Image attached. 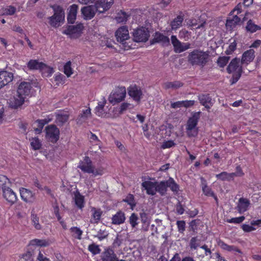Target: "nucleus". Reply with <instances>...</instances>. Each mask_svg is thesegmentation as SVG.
I'll use <instances>...</instances> for the list:
<instances>
[{"label": "nucleus", "instance_id": "1", "mask_svg": "<svg viewBox=\"0 0 261 261\" xmlns=\"http://www.w3.org/2000/svg\"><path fill=\"white\" fill-rule=\"evenodd\" d=\"M209 54L200 49H196L190 52L187 57L188 63L192 66L204 67L208 62Z\"/></svg>", "mask_w": 261, "mask_h": 261}, {"label": "nucleus", "instance_id": "2", "mask_svg": "<svg viewBox=\"0 0 261 261\" xmlns=\"http://www.w3.org/2000/svg\"><path fill=\"white\" fill-rule=\"evenodd\" d=\"M83 172L92 174L94 176L101 175L104 173L105 168L102 166L95 167L89 157L86 156L81 161L77 166Z\"/></svg>", "mask_w": 261, "mask_h": 261}, {"label": "nucleus", "instance_id": "3", "mask_svg": "<svg viewBox=\"0 0 261 261\" xmlns=\"http://www.w3.org/2000/svg\"><path fill=\"white\" fill-rule=\"evenodd\" d=\"M141 186L148 195L153 196L158 193L162 196L165 195V187L162 181L158 182L145 180L141 184Z\"/></svg>", "mask_w": 261, "mask_h": 261}, {"label": "nucleus", "instance_id": "4", "mask_svg": "<svg viewBox=\"0 0 261 261\" xmlns=\"http://www.w3.org/2000/svg\"><path fill=\"white\" fill-rule=\"evenodd\" d=\"M242 65L240 59L235 58L233 59L227 67V71L232 74L230 80L231 84L236 83L240 78L242 73Z\"/></svg>", "mask_w": 261, "mask_h": 261}, {"label": "nucleus", "instance_id": "5", "mask_svg": "<svg viewBox=\"0 0 261 261\" xmlns=\"http://www.w3.org/2000/svg\"><path fill=\"white\" fill-rule=\"evenodd\" d=\"M200 112H195L188 119L186 126L187 134L188 136L195 137L197 135L198 128L197 125L200 118Z\"/></svg>", "mask_w": 261, "mask_h": 261}, {"label": "nucleus", "instance_id": "6", "mask_svg": "<svg viewBox=\"0 0 261 261\" xmlns=\"http://www.w3.org/2000/svg\"><path fill=\"white\" fill-rule=\"evenodd\" d=\"M54 10V15L48 18L49 23L54 28H58L61 25V23L64 21L65 13L63 9L59 6L55 7Z\"/></svg>", "mask_w": 261, "mask_h": 261}, {"label": "nucleus", "instance_id": "7", "mask_svg": "<svg viewBox=\"0 0 261 261\" xmlns=\"http://www.w3.org/2000/svg\"><path fill=\"white\" fill-rule=\"evenodd\" d=\"M126 93V89L124 87H118L110 94L109 101L113 105L120 102L125 98Z\"/></svg>", "mask_w": 261, "mask_h": 261}, {"label": "nucleus", "instance_id": "8", "mask_svg": "<svg viewBox=\"0 0 261 261\" xmlns=\"http://www.w3.org/2000/svg\"><path fill=\"white\" fill-rule=\"evenodd\" d=\"M83 28V25L81 23L75 25H69L63 31L62 33L68 35L71 38H76L80 36Z\"/></svg>", "mask_w": 261, "mask_h": 261}, {"label": "nucleus", "instance_id": "9", "mask_svg": "<svg viewBox=\"0 0 261 261\" xmlns=\"http://www.w3.org/2000/svg\"><path fill=\"white\" fill-rule=\"evenodd\" d=\"M93 5L99 13L108 11L114 4V0H94Z\"/></svg>", "mask_w": 261, "mask_h": 261}, {"label": "nucleus", "instance_id": "10", "mask_svg": "<svg viewBox=\"0 0 261 261\" xmlns=\"http://www.w3.org/2000/svg\"><path fill=\"white\" fill-rule=\"evenodd\" d=\"M133 37L136 42H146L149 37V33L147 29L142 27L134 30Z\"/></svg>", "mask_w": 261, "mask_h": 261}, {"label": "nucleus", "instance_id": "11", "mask_svg": "<svg viewBox=\"0 0 261 261\" xmlns=\"http://www.w3.org/2000/svg\"><path fill=\"white\" fill-rule=\"evenodd\" d=\"M46 138L53 143H56L59 139V129L54 125H50L45 128Z\"/></svg>", "mask_w": 261, "mask_h": 261}, {"label": "nucleus", "instance_id": "12", "mask_svg": "<svg viewBox=\"0 0 261 261\" xmlns=\"http://www.w3.org/2000/svg\"><path fill=\"white\" fill-rule=\"evenodd\" d=\"M171 41L176 53H181L190 48V43L181 42L175 35L171 36Z\"/></svg>", "mask_w": 261, "mask_h": 261}, {"label": "nucleus", "instance_id": "13", "mask_svg": "<svg viewBox=\"0 0 261 261\" xmlns=\"http://www.w3.org/2000/svg\"><path fill=\"white\" fill-rule=\"evenodd\" d=\"M2 191L4 198L10 205H12L16 202L17 200L16 194L9 186L4 188Z\"/></svg>", "mask_w": 261, "mask_h": 261}, {"label": "nucleus", "instance_id": "14", "mask_svg": "<svg viewBox=\"0 0 261 261\" xmlns=\"http://www.w3.org/2000/svg\"><path fill=\"white\" fill-rule=\"evenodd\" d=\"M32 90V86L31 82H22L19 84L17 91L18 93L22 94L26 98L31 94Z\"/></svg>", "mask_w": 261, "mask_h": 261}, {"label": "nucleus", "instance_id": "15", "mask_svg": "<svg viewBox=\"0 0 261 261\" xmlns=\"http://www.w3.org/2000/svg\"><path fill=\"white\" fill-rule=\"evenodd\" d=\"M96 12H97V11L93 5L85 6L81 9L82 14L85 20H90L93 18Z\"/></svg>", "mask_w": 261, "mask_h": 261}, {"label": "nucleus", "instance_id": "16", "mask_svg": "<svg viewBox=\"0 0 261 261\" xmlns=\"http://www.w3.org/2000/svg\"><path fill=\"white\" fill-rule=\"evenodd\" d=\"M100 258L102 261H118L117 255L110 248H106L104 249L101 253Z\"/></svg>", "mask_w": 261, "mask_h": 261}, {"label": "nucleus", "instance_id": "17", "mask_svg": "<svg viewBox=\"0 0 261 261\" xmlns=\"http://www.w3.org/2000/svg\"><path fill=\"white\" fill-rule=\"evenodd\" d=\"M115 35L118 41L125 44V41L129 38L127 28L126 26H122L119 28L116 32Z\"/></svg>", "mask_w": 261, "mask_h": 261}, {"label": "nucleus", "instance_id": "18", "mask_svg": "<svg viewBox=\"0 0 261 261\" xmlns=\"http://www.w3.org/2000/svg\"><path fill=\"white\" fill-rule=\"evenodd\" d=\"M25 99L24 96L19 94L17 91L16 94L9 100V106L12 108L17 109L24 103Z\"/></svg>", "mask_w": 261, "mask_h": 261}, {"label": "nucleus", "instance_id": "19", "mask_svg": "<svg viewBox=\"0 0 261 261\" xmlns=\"http://www.w3.org/2000/svg\"><path fill=\"white\" fill-rule=\"evenodd\" d=\"M19 192L21 198L24 201L28 203H32L35 200V194L31 190L21 188L20 189Z\"/></svg>", "mask_w": 261, "mask_h": 261}, {"label": "nucleus", "instance_id": "20", "mask_svg": "<svg viewBox=\"0 0 261 261\" xmlns=\"http://www.w3.org/2000/svg\"><path fill=\"white\" fill-rule=\"evenodd\" d=\"M13 80V74L6 70L0 71V89Z\"/></svg>", "mask_w": 261, "mask_h": 261}, {"label": "nucleus", "instance_id": "21", "mask_svg": "<svg viewBox=\"0 0 261 261\" xmlns=\"http://www.w3.org/2000/svg\"><path fill=\"white\" fill-rule=\"evenodd\" d=\"M198 97L200 104L207 110L210 109L214 103V100L208 94H200Z\"/></svg>", "mask_w": 261, "mask_h": 261}, {"label": "nucleus", "instance_id": "22", "mask_svg": "<svg viewBox=\"0 0 261 261\" xmlns=\"http://www.w3.org/2000/svg\"><path fill=\"white\" fill-rule=\"evenodd\" d=\"M201 187L203 193L206 196H211L214 197L217 203H218V199L215 194L214 192L212 190L211 188L207 186L206 180L203 177H200Z\"/></svg>", "mask_w": 261, "mask_h": 261}, {"label": "nucleus", "instance_id": "23", "mask_svg": "<svg viewBox=\"0 0 261 261\" xmlns=\"http://www.w3.org/2000/svg\"><path fill=\"white\" fill-rule=\"evenodd\" d=\"M255 58V51L253 49H249L245 51L241 58V65H247L253 61Z\"/></svg>", "mask_w": 261, "mask_h": 261}, {"label": "nucleus", "instance_id": "24", "mask_svg": "<svg viewBox=\"0 0 261 261\" xmlns=\"http://www.w3.org/2000/svg\"><path fill=\"white\" fill-rule=\"evenodd\" d=\"M128 93L129 95L137 102H139L142 97L141 89L135 85L129 87Z\"/></svg>", "mask_w": 261, "mask_h": 261}, {"label": "nucleus", "instance_id": "25", "mask_svg": "<svg viewBox=\"0 0 261 261\" xmlns=\"http://www.w3.org/2000/svg\"><path fill=\"white\" fill-rule=\"evenodd\" d=\"M107 100L103 97L101 100L98 102V105L95 109V113L96 115L101 117H106L107 114L104 109Z\"/></svg>", "mask_w": 261, "mask_h": 261}, {"label": "nucleus", "instance_id": "26", "mask_svg": "<svg viewBox=\"0 0 261 261\" xmlns=\"http://www.w3.org/2000/svg\"><path fill=\"white\" fill-rule=\"evenodd\" d=\"M78 6L75 4L70 6L68 9L67 21L69 23H73L76 20Z\"/></svg>", "mask_w": 261, "mask_h": 261}, {"label": "nucleus", "instance_id": "27", "mask_svg": "<svg viewBox=\"0 0 261 261\" xmlns=\"http://www.w3.org/2000/svg\"><path fill=\"white\" fill-rule=\"evenodd\" d=\"M250 204V201L248 199L241 198L239 200L237 206V210L240 214H242L248 210Z\"/></svg>", "mask_w": 261, "mask_h": 261}, {"label": "nucleus", "instance_id": "28", "mask_svg": "<svg viewBox=\"0 0 261 261\" xmlns=\"http://www.w3.org/2000/svg\"><path fill=\"white\" fill-rule=\"evenodd\" d=\"M163 184L164 185L165 187V195L166 194L167 188L169 187L171 189V190L174 193H177L179 191V186L175 182L174 180L170 178L168 180L166 181H162Z\"/></svg>", "mask_w": 261, "mask_h": 261}, {"label": "nucleus", "instance_id": "29", "mask_svg": "<svg viewBox=\"0 0 261 261\" xmlns=\"http://www.w3.org/2000/svg\"><path fill=\"white\" fill-rule=\"evenodd\" d=\"M52 120V118H45L43 119L37 120L34 123V128L36 134H40L45 124H47Z\"/></svg>", "mask_w": 261, "mask_h": 261}, {"label": "nucleus", "instance_id": "30", "mask_svg": "<svg viewBox=\"0 0 261 261\" xmlns=\"http://www.w3.org/2000/svg\"><path fill=\"white\" fill-rule=\"evenodd\" d=\"M73 200L76 206L82 210L85 206L84 196L82 195L77 191L74 192Z\"/></svg>", "mask_w": 261, "mask_h": 261}, {"label": "nucleus", "instance_id": "31", "mask_svg": "<svg viewBox=\"0 0 261 261\" xmlns=\"http://www.w3.org/2000/svg\"><path fill=\"white\" fill-rule=\"evenodd\" d=\"M153 41L155 42L161 43L163 45H168L170 42L169 38L167 36L159 32L155 33Z\"/></svg>", "mask_w": 261, "mask_h": 261}, {"label": "nucleus", "instance_id": "32", "mask_svg": "<svg viewBox=\"0 0 261 261\" xmlns=\"http://www.w3.org/2000/svg\"><path fill=\"white\" fill-rule=\"evenodd\" d=\"M230 16L231 15H230ZM240 21L241 19L237 15H233L232 18L229 16L226 22L225 25L227 29L231 30Z\"/></svg>", "mask_w": 261, "mask_h": 261}, {"label": "nucleus", "instance_id": "33", "mask_svg": "<svg viewBox=\"0 0 261 261\" xmlns=\"http://www.w3.org/2000/svg\"><path fill=\"white\" fill-rule=\"evenodd\" d=\"M125 220V214L122 211H118L112 218V223L115 225L121 224L124 222Z\"/></svg>", "mask_w": 261, "mask_h": 261}, {"label": "nucleus", "instance_id": "34", "mask_svg": "<svg viewBox=\"0 0 261 261\" xmlns=\"http://www.w3.org/2000/svg\"><path fill=\"white\" fill-rule=\"evenodd\" d=\"M27 66L30 70H42L46 67V65L44 63L36 60H31L28 62Z\"/></svg>", "mask_w": 261, "mask_h": 261}, {"label": "nucleus", "instance_id": "35", "mask_svg": "<svg viewBox=\"0 0 261 261\" xmlns=\"http://www.w3.org/2000/svg\"><path fill=\"white\" fill-rule=\"evenodd\" d=\"M218 245L221 247V249L228 251H235L238 253H241V250L238 249L237 247L233 245H228L224 243L221 240H218L217 241Z\"/></svg>", "mask_w": 261, "mask_h": 261}, {"label": "nucleus", "instance_id": "36", "mask_svg": "<svg viewBox=\"0 0 261 261\" xmlns=\"http://www.w3.org/2000/svg\"><path fill=\"white\" fill-rule=\"evenodd\" d=\"M51 244V242L49 240H41L35 239L30 242V245L36 246L39 247H46Z\"/></svg>", "mask_w": 261, "mask_h": 261}, {"label": "nucleus", "instance_id": "37", "mask_svg": "<svg viewBox=\"0 0 261 261\" xmlns=\"http://www.w3.org/2000/svg\"><path fill=\"white\" fill-rule=\"evenodd\" d=\"M184 20L183 15L180 14L175 17L170 23L172 30H177L181 26Z\"/></svg>", "mask_w": 261, "mask_h": 261}, {"label": "nucleus", "instance_id": "38", "mask_svg": "<svg viewBox=\"0 0 261 261\" xmlns=\"http://www.w3.org/2000/svg\"><path fill=\"white\" fill-rule=\"evenodd\" d=\"M91 212L92 215L91 222L93 223H97L99 221L102 213L101 210L93 207L91 209Z\"/></svg>", "mask_w": 261, "mask_h": 261}, {"label": "nucleus", "instance_id": "39", "mask_svg": "<svg viewBox=\"0 0 261 261\" xmlns=\"http://www.w3.org/2000/svg\"><path fill=\"white\" fill-rule=\"evenodd\" d=\"M216 177L217 179L222 181H230L233 180L234 174L227 172H222L220 174H216Z\"/></svg>", "mask_w": 261, "mask_h": 261}, {"label": "nucleus", "instance_id": "40", "mask_svg": "<svg viewBox=\"0 0 261 261\" xmlns=\"http://www.w3.org/2000/svg\"><path fill=\"white\" fill-rule=\"evenodd\" d=\"M69 118L67 113L59 112L56 115V122L59 125H62L66 122Z\"/></svg>", "mask_w": 261, "mask_h": 261}, {"label": "nucleus", "instance_id": "41", "mask_svg": "<svg viewBox=\"0 0 261 261\" xmlns=\"http://www.w3.org/2000/svg\"><path fill=\"white\" fill-rule=\"evenodd\" d=\"M70 231L71 236L78 240L82 239V235L83 234V231L77 227H72L70 229Z\"/></svg>", "mask_w": 261, "mask_h": 261}, {"label": "nucleus", "instance_id": "42", "mask_svg": "<svg viewBox=\"0 0 261 261\" xmlns=\"http://www.w3.org/2000/svg\"><path fill=\"white\" fill-rule=\"evenodd\" d=\"M182 84L179 81L166 82L164 84L165 89H176L182 86Z\"/></svg>", "mask_w": 261, "mask_h": 261}, {"label": "nucleus", "instance_id": "43", "mask_svg": "<svg viewBox=\"0 0 261 261\" xmlns=\"http://www.w3.org/2000/svg\"><path fill=\"white\" fill-rule=\"evenodd\" d=\"M246 28L248 31L250 32L251 33L255 32L257 30L261 29V28L259 26L255 24L252 22L251 20H249L248 21Z\"/></svg>", "mask_w": 261, "mask_h": 261}, {"label": "nucleus", "instance_id": "44", "mask_svg": "<svg viewBox=\"0 0 261 261\" xmlns=\"http://www.w3.org/2000/svg\"><path fill=\"white\" fill-rule=\"evenodd\" d=\"M31 221L33 225L37 230H40L42 228L41 224L39 223V219L36 214H32Z\"/></svg>", "mask_w": 261, "mask_h": 261}, {"label": "nucleus", "instance_id": "45", "mask_svg": "<svg viewBox=\"0 0 261 261\" xmlns=\"http://www.w3.org/2000/svg\"><path fill=\"white\" fill-rule=\"evenodd\" d=\"M88 250L93 255L99 254L101 251V249L98 245L95 243L90 244L88 247Z\"/></svg>", "mask_w": 261, "mask_h": 261}, {"label": "nucleus", "instance_id": "46", "mask_svg": "<svg viewBox=\"0 0 261 261\" xmlns=\"http://www.w3.org/2000/svg\"><path fill=\"white\" fill-rule=\"evenodd\" d=\"M73 70L71 68V62L68 61L64 66V73L67 77H70L73 73Z\"/></svg>", "mask_w": 261, "mask_h": 261}, {"label": "nucleus", "instance_id": "47", "mask_svg": "<svg viewBox=\"0 0 261 261\" xmlns=\"http://www.w3.org/2000/svg\"><path fill=\"white\" fill-rule=\"evenodd\" d=\"M31 145L34 150L39 149L42 146L41 142L37 138H33L30 139Z\"/></svg>", "mask_w": 261, "mask_h": 261}, {"label": "nucleus", "instance_id": "48", "mask_svg": "<svg viewBox=\"0 0 261 261\" xmlns=\"http://www.w3.org/2000/svg\"><path fill=\"white\" fill-rule=\"evenodd\" d=\"M10 185V182L7 176L0 174V187L3 190L4 188L9 187Z\"/></svg>", "mask_w": 261, "mask_h": 261}, {"label": "nucleus", "instance_id": "49", "mask_svg": "<svg viewBox=\"0 0 261 261\" xmlns=\"http://www.w3.org/2000/svg\"><path fill=\"white\" fill-rule=\"evenodd\" d=\"M230 59L229 57L223 56L220 57L217 60V64L220 67H224L228 62Z\"/></svg>", "mask_w": 261, "mask_h": 261}, {"label": "nucleus", "instance_id": "50", "mask_svg": "<svg viewBox=\"0 0 261 261\" xmlns=\"http://www.w3.org/2000/svg\"><path fill=\"white\" fill-rule=\"evenodd\" d=\"M140 218H141L142 222L144 225H146V226L145 228H144V227H143V229L146 231L147 230L148 227V225L149 224V218L148 217L147 214H146L145 213H141L140 214Z\"/></svg>", "mask_w": 261, "mask_h": 261}, {"label": "nucleus", "instance_id": "51", "mask_svg": "<svg viewBox=\"0 0 261 261\" xmlns=\"http://www.w3.org/2000/svg\"><path fill=\"white\" fill-rule=\"evenodd\" d=\"M179 37L180 39H184L185 41H187L191 38V33L187 30L182 29L179 32Z\"/></svg>", "mask_w": 261, "mask_h": 261}, {"label": "nucleus", "instance_id": "52", "mask_svg": "<svg viewBox=\"0 0 261 261\" xmlns=\"http://www.w3.org/2000/svg\"><path fill=\"white\" fill-rule=\"evenodd\" d=\"M200 244V240L197 237H193L191 238L189 246L192 249H196Z\"/></svg>", "mask_w": 261, "mask_h": 261}, {"label": "nucleus", "instance_id": "53", "mask_svg": "<svg viewBox=\"0 0 261 261\" xmlns=\"http://www.w3.org/2000/svg\"><path fill=\"white\" fill-rule=\"evenodd\" d=\"M237 47V42L235 40H233L232 42H231L228 48L225 51V53L226 55H231L236 49Z\"/></svg>", "mask_w": 261, "mask_h": 261}, {"label": "nucleus", "instance_id": "54", "mask_svg": "<svg viewBox=\"0 0 261 261\" xmlns=\"http://www.w3.org/2000/svg\"><path fill=\"white\" fill-rule=\"evenodd\" d=\"M138 217L135 213L132 214L129 218V222L131 226L135 228L138 224Z\"/></svg>", "mask_w": 261, "mask_h": 261}, {"label": "nucleus", "instance_id": "55", "mask_svg": "<svg viewBox=\"0 0 261 261\" xmlns=\"http://www.w3.org/2000/svg\"><path fill=\"white\" fill-rule=\"evenodd\" d=\"M123 201L127 203L132 207H133L136 205L134 196L132 194H129L127 195L126 198L123 199Z\"/></svg>", "mask_w": 261, "mask_h": 261}, {"label": "nucleus", "instance_id": "56", "mask_svg": "<svg viewBox=\"0 0 261 261\" xmlns=\"http://www.w3.org/2000/svg\"><path fill=\"white\" fill-rule=\"evenodd\" d=\"M55 81L56 82V84L59 85L63 84L65 81L64 76L60 73H58L55 75Z\"/></svg>", "mask_w": 261, "mask_h": 261}, {"label": "nucleus", "instance_id": "57", "mask_svg": "<svg viewBox=\"0 0 261 261\" xmlns=\"http://www.w3.org/2000/svg\"><path fill=\"white\" fill-rule=\"evenodd\" d=\"M245 220L244 216H241L239 217L232 218L231 219H227L226 222L229 223L240 224Z\"/></svg>", "mask_w": 261, "mask_h": 261}, {"label": "nucleus", "instance_id": "58", "mask_svg": "<svg viewBox=\"0 0 261 261\" xmlns=\"http://www.w3.org/2000/svg\"><path fill=\"white\" fill-rule=\"evenodd\" d=\"M133 106L127 102L122 103L119 108V112L120 114H122L125 111L128 109L133 108Z\"/></svg>", "mask_w": 261, "mask_h": 261}, {"label": "nucleus", "instance_id": "59", "mask_svg": "<svg viewBox=\"0 0 261 261\" xmlns=\"http://www.w3.org/2000/svg\"><path fill=\"white\" fill-rule=\"evenodd\" d=\"M176 225L177 226L178 231L180 233H183L185 230L186 223L185 221H177L176 222Z\"/></svg>", "mask_w": 261, "mask_h": 261}, {"label": "nucleus", "instance_id": "60", "mask_svg": "<svg viewBox=\"0 0 261 261\" xmlns=\"http://www.w3.org/2000/svg\"><path fill=\"white\" fill-rule=\"evenodd\" d=\"M175 210L178 215H182L184 213L185 209L180 201H178L175 206Z\"/></svg>", "mask_w": 261, "mask_h": 261}, {"label": "nucleus", "instance_id": "61", "mask_svg": "<svg viewBox=\"0 0 261 261\" xmlns=\"http://www.w3.org/2000/svg\"><path fill=\"white\" fill-rule=\"evenodd\" d=\"M122 16H118L116 17V20L118 22H123L127 20L128 15L125 12H121Z\"/></svg>", "mask_w": 261, "mask_h": 261}, {"label": "nucleus", "instance_id": "62", "mask_svg": "<svg viewBox=\"0 0 261 261\" xmlns=\"http://www.w3.org/2000/svg\"><path fill=\"white\" fill-rule=\"evenodd\" d=\"M243 4L241 3L238 4L235 8L233 9V10L230 12V15H232L233 13L237 11V15L240 13H241L242 11V7Z\"/></svg>", "mask_w": 261, "mask_h": 261}, {"label": "nucleus", "instance_id": "63", "mask_svg": "<svg viewBox=\"0 0 261 261\" xmlns=\"http://www.w3.org/2000/svg\"><path fill=\"white\" fill-rule=\"evenodd\" d=\"M174 145H175V143H174V142L173 141L169 140V141L164 142L162 144V145L161 146V148L162 149L169 148L172 147V146H173Z\"/></svg>", "mask_w": 261, "mask_h": 261}, {"label": "nucleus", "instance_id": "64", "mask_svg": "<svg viewBox=\"0 0 261 261\" xmlns=\"http://www.w3.org/2000/svg\"><path fill=\"white\" fill-rule=\"evenodd\" d=\"M91 115V110L90 109H87L83 110L82 113L81 115V117L83 119H86L89 118Z\"/></svg>", "mask_w": 261, "mask_h": 261}]
</instances>
